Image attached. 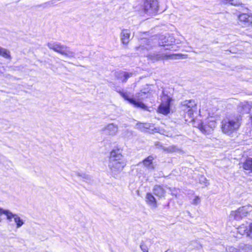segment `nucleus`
Listing matches in <instances>:
<instances>
[{"instance_id":"1","label":"nucleus","mask_w":252,"mask_h":252,"mask_svg":"<svg viewBox=\"0 0 252 252\" xmlns=\"http://www.w3.org/2000/svg\"><path fill=\"white\" fill-rule=\"evenodd\" d=\"M127 163V160L119 150H113L110 153L108 168L111 175L117 178L123 170Z\"/></svg>"},{"instance_id":"2","label":"nucleus","mask_w":252,"mask_h":252,"mask_svg":"<svg viewBox=\"0 0 252 252\" xmlns=\"http://www.w3.org/2000/svg\"><path fill=\"white\" fill-rule=\"evenodd\" d=\"M240 124L237 117H226L221 122L222 131L230 135L240 127Z\"/></svg>"},{"instance_id":"3","label":"nucleus","mask_w":252,"mask_h":252,"mask_svg":"<svg viewBox=\"0 0 252 252\" xmlns=\"http://www.w3.org/2000/svg\"><path fill=\"white\" fill-rule=\"evenodd\" d=\"M47 46L50 49L67 57H73L75 55V53L69 47L62 45L60 43L49 42Z\"/></svg>"},{"instance_id":"4","label":"nucleus","mask_w":252,"mask_h":252,"mask_svg":"<svg viewBox=\"0 0 252 252\" xmlns=\"http://www.w3.org/2000/svg\"><path fill=\"white\" fill-rule=\"evenodd\" d=\"M175 39L173 36L168 35L167 36L160 35L159 37L158 44L160 46L164 47V50H176L177 46L173 45Z\"/></svg>"},{"instance_id":"5","label":"nucleus","mask_w":252,"mask_h":252,"mask_svg":"<svg viewBox=\"0 0 252 252\" xmlns=\"http://www.w3.org/2000/svg\"><path fill=\"white\" fill-rule=\"evenodd\" d=\"M183 110L185 112V117L188 116L193 119V113L197 110L196 103L193 100H185L182 103Z\"/></svg>"},{"instance_id":"6","label":"nucleus","mask_w":252,"mask_h":252,"mask_svg":"<svg viewBox=\"0 0 252 252\" xmlns=\"http://www.w3.org/2000/svg\"><path fill=\"white\" fill-rule=\"evenodd\" d=\"M163 95L161 97V103L158 108L159 113L167 115L170 112V102L172 98L165 94V91H162Z\"/></svg>"},{"instance_id":"7","label":"nucleus","mask_w":252,"mask_h":252,"mask_svg":"<svg viewBox=\"0 0 252 252\" xmlns=\"http://www.w3.org/2000/svg\"><path fill=\"white\" fill-rule=\"evenodd\" d=\"M252 210L251 206H245L239 208L235 211H232L230 214V217L235 220H238L246 217Z\"/></svg>"},{"instance_id":"8","label":"nucleus","mask_w":252,"mask_h":252,"mask_svg":"<svg viewBox=\"0 0 252 252\" xmlns=\"http://www.w3.org/2000/svg\"><path fill=\"white\" fill-rule=\"evenodd\" d=\"M157 39L156 38L148 39L146 38L142 39L141 45L136 48V50L141 52L142 55H145L148 51L153 47L152 44L157 43Z\"/></svg>"},{"instance_id":"9","label":"nucleus","mask_w":252,"mask_h":252,"mask_svg":"<svg viewBox=\"0 0 252 252\" xmlns=\"http://www.w3.org/2000/svg\"><path fill=\"white\" fill-rule=\"evenodd\" d=\"M144 12L150 16L155 15L158 11V2L157 0H145L144 5Z\"/></svg>"},{"instance_id":"10","label":"nucleus","mask_w":252,"mask_h":252,"mask_svg":"<svg viewBox=\"0 0 252 252\" xmlns=\"http://www.w3.org/2000/svg\"><path fill=\"white\" fill-rule=\"evenodd\" d=\"M0 213H3V214L5 215L7 219L9 220H11L12 219H14L17 228L21 227L24 223V220L17 214H13L8 210L2 209H0Z\"/></svg>"},{"instance_id":"11","label":"nucleus","mask_w":252,"mask_h":252,"mask_svg":"<svg viewBox=\"0 0 252 252\" xmlns=\"http://www.w3.org/2000/svg\"><path fill=\"white\" fill-rule=\"evenodd\" d=\"M216 126V122L215 120L208 119L204 124L202 123L199 125V129L204 134H209Z\"/></svg>"},{"instance_id":"12","label":"nucleus","mask_w":252,"mask_h":252,"mask_svg":"<svg viewBox=\"0 0 252 252\" xmlns=\"http://www.w3.org/2000/svg\"><path fill=\"white\" fill-rule=\"evenodd\" d=\"M120 95L125 99L127 100L130 104H133L135 107L140 108L146 110L147 107L141 101H137L136 99L129 98L127 93L124 91L119 92Z\"/></svg>"},{"instance_id":"13","label":"nucleus","mask_w":252,"mask_h":252,"mask_svg":"<svg viewBox=\"0 0 252 252\" xmlns=\"http://www.w3.org/2000/svg\"><path fill=\"white\" fill-rule=\"evenodd\" d=\"M148 58L153 62L158 61L167 58H172L175 55H171L166 53H153L147 55Z\"/></svg>"},{"instance_id":"14","label":"nucleus","mask_w":252,"mask_h":252,"mask_svg":"<svg viewBox=\"0 0 252 252\" xmlns=\"http://www.w3.org/2000/svg\"><path fill=\"white\" fill-rule=\"evenodd\" d=\"M167 189H170L166 186L155 185L154 187L153 192L159 198H162L164 197Z\"/></svg>"},{"instance_id":"15","label":"nucleus","mask_w":252,"mask_h":252,"mask_svg":"<svg viewBox=\"0 0 252 252\" xmlns=\"http://www.w3.org/2000/svg\"><path fill=\"white\" fill-rule=\"evenodd\" d=\"M106 134L109 135L114 136L117 134L118 131V126L114 123H110L105 126L103 129Z\"/></svg>"},{"instance_id":"16","label":"nucleus","mask_w":252,"mask_h":252,"mask_svg":"<svg viewBox=\"0 0 252 252\" xmlns=\"http://www.w3.org/2000/svg\"><path fill=\"white\" fill-rule=\"evenodd\" d=\"M154 158L153 156H149L142 161L144 166L149 171H153L155 169L156 165L153 162Z\"/></svg>"},{"instance_id":"17","label":"nucleus","mask_w":252,"mask_h":252,"mask_svg":"<svg viewBox=\"0 0 252 252\" xmlns=\"http://www.w3.org/2000/svg\"><path fill=\"white\" fill-rule=\"evenodd\" d=\"M145 201L151 209H155L157 208L158 206L157 200L151 193L148 192L147 193Z\"/></svg>"},{"instance_id":"18","label":"nucleus","mask_w":252,"mask_h":252,"mask_svg":"<svg viewBox=\"0 0 252 252\" xmlns=\"http://www.w3.org/2000/svg\"><path fill=\"white\" fill-rule=\"evenodd\" d=\"M132 73L123 71H119L115 73V76L119 79L122 81L123 82H126L128 78L130 77Z\"/></svg>"},{"instance_id":"19","label":"nucleus","mask_w":252,"mask_h":252,"mask_svg":"<svg viewBox=\"0 0 252 252\" xmlns=\"http://www.w3.org/2000/svg\"><path fill=\"white\" fill-rule=\"evenodd\" d=\"M130 32L127 29H124L121 33V39L124 44H127L129 41Z\"/></svg>"},{"instance_id":"20","label":"nucleus","mask_w":252,"mask_h":252,"mask_svg":"<svg viewBox=\"0 0 252 252\" xmlns=\"http://www.w3.org/2000/svg\"><path fill=\"white\" fill-rule=\"evenodd\" d=\"M239 20L240 22H244L246 24L249 25L252 23V16L246 13H242L239 16Z\"/></svg>"},{"instance_id":"21","label":"nucleus","mask_w":252,"mask_h":252,"mask_svg":"<svg viewBox=\"0 0 252 252\" xmlns=\"http://www.w3.org/2000/svg\"><path fill=\"white\" fill-rule=\"evenodd\" d=\"M152 245V242L150 239H146L142 241L140 244V247L143 252H149V248Z\"/></svg>"},{"instance_id":"22","label":"nucleus","mask_w":252,"mask_h":252,"mask_svg":"<svg viewBox=\"0 0 252 252\" xmlns=\"http://www.w3.org/2000/svg\"><path fill=\"white\" fill-rule=\"evenodd\" d=\"M0 56L7 59H10L11 58L10 52L8 50L2 48L1 46H0Z\"/></svg>"},{"instance_id":"23","label":"nucleus","mask_w":252,"mask_h":252,"mask_svg":"<svg viewBox=\"0 0 252 252\" xmlns=\"http://www.w3.org/2000/svg\"><path fill=\"white\" fill-rule=\"evenodd\" d=\"M238 248L242 252H252V246L250 245H246L243 243L239 244Z\"/></svg>"},{"instance_id":"24","label":"nucleus","mask_w":252,"mask_h":252,"mask_svg":"<svg viewBox=\"0 0 252 252\" xmlns=\"http://www.w3.org/2000/svg\"><path fill=\"white\" fill-rule=\"evenodd\" d=\"M145 131L150 132L153 131L158 132V128L155 127L154 125L150 123H144Z\"/></svg>"},{"instance_id":"25","label":"nucleus","mask_w":252,"mask_h":252,"mask_svg":"<svg viewBox=\"0 0 252 252\" xmlns=\"http://www.w3.org/2000/svg\"><path fill=\"white\" fill-rule=\"evenodd\" d=\"M150 95L149 93H146L145 92H142L136 94H135V97L137 99V101H139L140 100L144 99L146 98H147Z\"/></svg>"},{"instance_id":"26","label":"nucleus","mask_w":252,"mask_h":252,"mask_svg":"<svg viewBox=\"0 0 252 252\" xmlns=\"http://www.w3.org/2000/svg\"><path fill=\"white\" fill-rule=\"evenodd\" d=\"M243 168L245 170L252 172V158H248L243 163Z\"/></svg>"},{"instance_id":"27","label":"nucleus","mask_w":252,"mask_h":252,"mask_svg":"<svg viewBox=\"0 0 252 252\" xmlns=\"http://www.w3.org/2000/svg\"><path fill=\"white\" fill-rule=\"evenodd\" d=\"M238 232L241 235L246 234L247 235L248 226L245 224H242L237 228Z\"/></svg>"},{"instance_id":"28","label":"nucleus","mask_w":252,"mask_h":252,"mask_svg":"<svg viewBox=\"0 0 252 252\" xmlns=\"http://www.w3.org/2000/svg\"><path fill=\"white\" fill-rule=\"evenodd\" d=\"M226 252H242L240 250H239V248L237 249L232 246H228L226 247Z\"/></svg>"},{"instance_id":"29","label":"nucleus","mask_w":252,"mask_h":252,"mask_svg":"<svg viewBox=\"0 0 252 252\" xmlns=\"http://www.w3.org/2000/svg\"><path fill=\"white\" fill-rule=\"evenodd\" d=\"M199 183L203 184L205 186H207L208 185L207 180L204 176H201L199 179Z\"/></svg>"},{"instance_id":"30","label":"nucleus","mask_w":252,"mask_h":252,"mask_svg":"<svg viewBox=\"0 0 252 252\" xmlns=\"http://www.w3.org/2000/svg\"><path fill=\"white\" fill-rule=\"evenodd\" d=\"M200 198L198 196H195L191 203L193 205H197L200 204Z\"/></svg>"},{"instance_id":"31","label":"nucleus","mask_w":252,"mask_h":252,"mask_svg":"<svg viewBox=\"0 0 252 252\" xmlns=\"http://www.w3.org/2000/svg\"><path fill=\"white\" fill-rule=\"evenodd\" d=\"M247 236L252 238V223L248 226Z\"/></svg>"},{"instance_id":"32","label":"nucleus","mask_w":252,"mask_h":252,"mask_svg":"<svg viewBox=\"0 0 252 252\" xmlns=\"http://www.w3.org/2000/svg\"><path fill=\"white\" fill-rule=\"evenodd\" d=\"M224 3H230L231 5H237L238 4V2L235 0H222Z\"/></svg>"},{"instance_id":"33","label":"nucleus","mask_w":252,"mask_h":252,"mask_svg":"<svg viewBox=\"0 0 252 252\" xmlns=\"http://www.w3.org/2000/svg\"><path fill=\"white\" fill-rule=\"evenodd\" d=\"M136 127L141 131H145L144 123H137L136 125Z\"/></svg>"},{"instance_id":"34","label":"nucleus","mask_w":252,"mask_h":252,"mask_svg":"<svg viewBox=\"0 0 252 252\" xmlns=\"http://www.w3.org/2000/svg\"><path fill=\"white\" fill-rule=\"evenodd\" d=\"M176 149V148L175 146H171L168 147L167 148L165 149V150L167 151L168 152H173L175 151Z\"/></svg>"},{"instance_id":"35","label":"nucleus","mask_w":252,"mask_h":252,"mask_svg":"<svg viewBox=\"0 0 252 252\" xmlns=\"http://www.w3.org/2000/svg\"><path fill=\"white\" fill-rule=\"evenodd\" d=\"M245 106H247V107H248V110H247L246 111V112L248 113V112H249V111H250V107H249V105L246 104V105H245Z\"/></svg>"},{"instance_id":"36","label":"nucleus","mask_w":252,"mask_h":252,"mask_svg":"<svg viewBox=\"0 0 252 252\" xmlns=\"http://www.w3.org/2000/svg\"><path fill=\"white\" fill-rule=\"evenodd\" d=\"M78 175H79V176H82V177H83V178H85V179H86V177L87 176L86 175H85V174H83L82 175L79 174Z\"/></svg>"},{"instance_id":"37","label":"nucleus","mask_w":252,"mask_h":252,"mask_svg":"<svg viewBox=\"0 0 252 252\" xmlns=\"http://www.w3.org/2000/svg\"><path fill=\"white\" fill-rule=\"evenodd\" d=\"M165 252H173L172 250H168L166 251H165Z\"/></svg>"},{"instance_id":"38","label":"nucleus","mask_w":252,"mask_h":252,"mask_svg":"<svg viewBox=\"0 0 252 252\" xmlns=\"http://www.w3.org/2000/svg\"><path fill=\"white\" fill-rule=\"evenodd\" d=\"M120 91H124L123 90H117V92L119 93V92H120Z\"/></svg>"}]
</instances>
